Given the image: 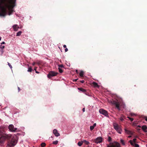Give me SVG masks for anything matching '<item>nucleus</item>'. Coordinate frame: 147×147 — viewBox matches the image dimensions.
<instances>
[{
    "instance_id": "obj_1",
    "label": "nucleus",
    "mask_w": 147,
    "mask_h": 147,
    "mask_svg": "<svg viewBox=\"0 0 147 147\" xmlns=\"http://www.w3.org/2000/svg\"><path fill=\"white\" fill-rule=\"evenodd\" d=\"M16 0H0V16L10 15L16 5Z\"/></svg>"
},
{
    "instance_id": "obj_2",
    "label": "nucleus",
    "mask_w": 147,
    "mask_h": 147,
    "mask_svg": "<svg viewBox=\"0 0 147 147\" xmlns=\"http://www.w3.org/2000/svg\"><path fill=\"white\" fill-rule=\"evenodd\" d=\"M17 142V138L16 135H13L11 136V140L9 142L8 145L10 147H13L15 145Z\"/></svg>"
},
{
    "instance_id": "obj_3",
    "label": "nucleus",
    "mask_w": 147,
    "mask_h": 147,
    "mask_svg": "<svg viewBox=\"0 0 147 147\" xmlns=\"http://www.w3.org/2000/svg\"><path fill=\"white\" fill-rule=\"evenodd\" d=\"M113 124L114 128L115 130L119 134H121L122 131L121 126L119 125L116 123H114Z\"/></svg>"
},
{
    "instance_id": "obj_4",
    "label": "nucleus",
    "mask_w": 147,
    "mask_h": 147,
    "mask_svg": "<svg viewBox=\"0 0 147 147\" xmlns=\"http://www.w3.org/2000/svg\"><path fill=\"white\" fill-rule=\"evenodd\" d=\"M113 104L115 105L116 107L119 110H120V106H122L124 108H125V105L124 104L121 103V102H120L118 101H114L113 102Z\"/></svg>"
},
{
    "instance_id": "obj_5",
    "label": "nucleus",
    "mask_w": 147,
    "mask_h": 147,
    "mask_svg": "<svg viewBox=\"0 0 147 147\" xmlns=\"http://www.w3.org/2000/svg\"><path fill=\"white\" fill-rule=\"evenodd\" d=\"M58 73L54 71H51L47 75V77L48 78H50L51 77L55 76L57 75Z\"/></svg>"
},
{
    "instance_id": "obj_6",
    "label": "nucleus",
    "mask_w": 147,
    "mask_h": 147,
    "mask_svg": "<svg viewBox=\"0 0 147 147\" xmlns=\"http://www.w3.org/2000/svg\"><path fill=\"white\" fill-rule=\"evenodd\" d=\"M120 145L119 143L115 142L113 143H110L109 145H108L107 147H120Z\"/></svg>"
},
{
    "instance_id": "obj_7",
    "label": "nucleus",
    "mask_w": 147,
    "mask_h": 147,
    "mask_svg": "<svg viewBox=\"0 0 147 147\" xmlns=\"http://www.w3.org/2000/svg\"><path fill=\"white\" fill-rule=\"evenodd\" d=\"M99 112L100 114L104 115L105 116L107 117H108V112L107 111L103 109H99Z\"/></svg>"
},
{
    "instance_id": "obj_8",
    "label": "nucleus",
    "mask_w": 147,
    "mask_h": 147,
    "mask_svg": "<svg viewBox=\"0 0 147 147\" xmlns=\"http://www.w3.org/2000/svg\"><path fill=\"white\" fill-rule=\"evenodd\" d=\"M102 138L101 137H99L94 140V142L96 144L101 143L102 142Z\"/></svg>"
},
{
    "instance_id": "obj_9",
    "label": "nucleus",
    "mask_w": 147,
    "mask_h": 147,
    "mask_svg": "<svg viewBox=\"0 0 147 147\" xmlns=\"http://www.w3.org/2000/svg\"><path fill=\"white\" fill-rule=\"evenodd\" d=\"M9 130L11 132H15L17 129V128H14L13 125L12 124L9 125Z\"/></svg>"
},
{
    "instance_id": "obj_10",
    "label": "nucleus",
    "mask_w": 147,
    "mask_h": 147,
    "mask_svg": "<svg viewBox=\"0 0 147 147\" xmlns=\"http://www.w3.org/2000/svg\"><path fill=\"white\" fill-rule=\"evenodd\" d=\"M2 133L0 132V144L3 143L5 140V138L2 136Z\"/></svg>"
},
{
    "instance_id": "obj_11",
    "label": "nucleus",
    "mask_w": 147,
    "mask_h": 147,
    "mask_svg": "<svg viewBox=\"0 0 147 147\" xmlns=\"http://www.w3.org/2000/svg\"><path fill=\"white\" fill-rule=\"evenodd\" d=\"M12 27L13 28V30L15 31H17L18 29L19 28V27L17 24H15L13 25Z\"/></svg>"
},
{
    "instance_id": "obj_12",
    "label": "nucleus",
    "mask_w": 147,
    "mask_h": 147,
    "mask_svg": "<svg viewBox=\"0 0 147 147\" xmlns=\"http://www.w3.org/2000/svg\"><path fill=\"white\" fill-rule=\"evenodd\" d=\"M53 133L55 135L56 137H58L60 136L58 132L56 129H54L53 131Z\"/></svg>"
},
{
    "instance_id": "obj_13",
    "label": "nucleus",
    "mask_w": 147,
    "mask_h": 147,
    "mask_svg": "<svg viewBox=\"0 0 147 147\" xmlns=\"http://www.w3.org/2000/svg\"><path fill=\"white\" fill-rule=\"evenodd\" d=\"M142 130L145 132H147V127L146 125H144L142 126Z\"/></svg>"
},
{
    "instance_id": "obj_14",
    "label": "nucleus",
    "mask_w": 147,
    "mask_h": 147,
    "mask_svg": "<svg viewBox=\"0 0 147 147\" xmlns=\"http://www.w3.org/2000/svg\"><path fill=\"white\" fill-rule=\"evenodd\" d=\"M124 130L125 131V133H126L127 134L130 135H132V132L131 131L127 130L125 128L124 129Z\"/></svg>"
},
{
    "instance_id": "obj_15",
    "label": "nucleus",
    "mask_w": 147,
    "mask_h": 147,
    "mask_svg": "<svg viewBox=\"0 0 147 147\" xmlns=\"http://www.w3.org/2000/svg\"><path fill=\"white\" fill-rule=\"evenodd\" d=\"M129 142L130 143L131 145L132 146H134L135 147H139V145L137 144H134L132 142V140H130L129 141Z\"/></svg>"
},
{
    "instance_id": "obj_16",
    "label": "nucleus",
    "mask_w": 147,
    "mask_h": 147,
    "mask_svg": "<svg viewBox=\"0 0 147 147\" xmlns=\"http://www.w3.org/2000/svg\"><path fill=\"white\" fill-rule=\"evenodd\" d=\"M96 126V123H94L93 126H91L90 127V129L91 131Z\"/></svg>"
},
{
    "instance_id": "obj_17",
    "label": "nucleus",
    "mask_w": 147,
    "mask_h": 147,
    "mask_svg": "<svg viewBox=\"0 0 147 147\" xmlns=\"http://www.w3.org/2000/svg\"><path fill=\"white\" fill-rule=\"evenodd\" d=\"M4 48L5 46L4 45L3 46L1 45H0V49H1V51L2 53H3V49Z\"/></svg>"
},
{
    "instance_id": "obj_18",
    "label": "nucleus",
    "mask_w": 147,
    "mask_h": 147,
    "mask_svg": "<svg viewBox=\"0 0 147 147\" xmlns=\"http://www.w3.org/2000/svg\"><path fill=\"white\" fill-rule=\"evenodd\" d=\"M78 89L81 91L82 92H85L86 91V90L85 89L82 88H78Z\"/></svg>"
},
{
    "instance_id": "obj_19",
    "label": "nucleus",
    "mask_w": 147,
    "mask_h": 147,
    "mask_svg": "<svg viewBox=\"0 0 147 147\" xmlns=\"http://www.w3.org/2000/svg\"><path fill=\"white\" fill-rule=\"evenodd\" d=\"M92 84L95 87H98L97 83L95 82H92Z\"/></svg>"
},
{
    "instance_id": "obj_20",
    "label": "nucleus",
    "mask_w": 147,
    "mask_h": 147,
    "mask_svg": "<svg viewBox=\"0 0 147 147\" xmlns=\"http://www.w3.org/2000/svg\"><path fill=\"white\" fill-rule=\"evenodd\" d=\"M125 117V116L123 115H121V116L120 118V119L121 121H123L124 120V118Z\"/></svg>"
},
{
    "instance_id": "obj_21",
    "label": "nucleus",
    "mask_w": 147,
    "mask_h": 147,
    "mask_svg": "<svg viewBox=\"0 0 147 147\" xmlns=\"http://www.w3.org/2000/svg\"><path fill=\"white\" fill-rule=\"evenodd\" d=\"M83 143V141L79 142L78 143V145L79 146H81Z\"/></svg>"
},
{
    "instance_id": "obj_22",
    "label": "nucleus",
    "mask_w": 147,
    "mask_h": 147,
    "mask_svg": "<svg viewBox=\"0 0 147 147\" xmlns=\"http://www.w3.org/2000/svg\"><path fill=\"white\" fill-rule=\"evenodd\" d=\"M22 32L21 31H20L17 32L16 34V36H20Z\"/></svg>"
},
{
    "instance_id": "obj_23",
    "label": "nucleus",
    "mask_w": 147,
    "mask_h": 147,
    "mask_svg": "<svg viewBox=\"0 0 147 147\" xmlns=\"http://www.w3.org/2000/svg\"><path fill=\"white\" fill-rule=\"evenodd\" d=\"M83 143H85V144L86 145H88L89 144V142L88 141H87L86 140H84L83 141Z\"/></svg>"
},
{
    "instance_id": "obj_24",
    "label": "nucleus",
    "mask_w": 147,
    "mask_h": 147,
    "mask_svg": "<svg viewBox=\"0 0 147 147\" xmlns=\"http://www.w3.org/2000/svg\"><path fill=\"white\" fill-rule=\"evenodd\" d=\"M80 76L81 77H83L84 75V72L83 71H81L80 74Z\"/></svg>"
},
{
    "instance_id": "obj_25",
    "label": "nucleus",
    "mask_w": 147,
    "mask_h": 147,
    "mask_svg": "<svg viewBox=\"0 0 147 147\" xmlns=\"http://www.w3.org/2000/svg\"><path fill=\"white\" fill-rule=\"evenodd\" d=\"M120 141H121V143H122V144L123 145H125V142H124V140L123 139H121L120 140Z\"/></svg>"
},
{
    "instance_id": "obj_26",
    "label": "nucleus",
    "mask_w": 147,
    "mask_h": 147,
    "mask_svg": "<svg viewBox=\"0 0 147 147\" xmlns=\"http://www.w3.org/2000/svg\"><path fill=\"white\" fill-rule=\"evenodd\" d=\"M58 141L57 140H56V141H53V144H54L56 145L58 144Z\"/></svg>"
},
{
    "instance_id": "obj_27",
    "label": "nucleus",
    "mask_w": 147,
    "mask_h": 147,
    "mask_svg": "<svg viewBox=\"0 0 147 147\" xmlns=\"http://www.w3.org/2000/svg\"><path fill=\"white\" fill-rule=\"evenodd\" d=\"M46 145V144L45 143H42L41 144V146L42 147H44Z\"/></svg>"
},
{
    "instance_id": "obj_28",
    "label": "nucleus",
    "mask_w": 147,
    "mask_h": 147,
    "mask_svg": "<svg viewBox=\"0 0 147 147\" xmlns=\"http://www.w3.org/2000/svg\"><path fill=\"white\" fill-rule=\"evenodd\" d=\"M58 69H59V72H60V73H62V72H63V71L62 70L60 67H59L58 68Z\"/></svg>"
},
{
    "instance_id": "obj_29",
    "label": "nucleus",
    "mask_w": 147,
    "mask_h": 147,
    "mask_svg": "<svg viewBox=\"0 0 147 147\" xmlns=\"http://www.w3.org/2000/svg\"><path fill=\"white\" fill-rule=\"evenodd\" d=\"M32 71V69L31 67H29L28 68V72H31Z\"/></svg>"
},
{
    "instance_id": "obj_30",
    "label": "nucleus",
    "mask_w": 147,
    "mask_h": 147,
    "mask_svg": "<svg viewBox=\"0 0 147 147\" xmlns=\"http://www.w3.org/2000/svg\"><path fill=\"white\" fill-rule=\"evenodd\" d=\"M130 115L131 116H136V114L132 113H130Z\"/></svg>"
},
{
    "instance_id": "obj_31",
    "label": "nucleus",
    "mask_w": 147,
    "mask_h": 147,
    "mask_svg": "<svg viewBox=\"0 0 147 147\" xmlns=\"http://www.w3.org/2000/svg\"><path fill=\"white\" fill-rule=\"evenodd\" d=\"M9 66V67H10V68L11 69L12 68V66L10 64V63H9L8 62H7Z\"/></svg>"
},
{
    "instance_id": "obj_32",
    "label": "nucleus",
    "mask_w": 147,
    "mask_h": 147,
    "mask_svg": "<svg viewBox=\"0 0 147 147\" xmlns=\"http://www.w3.org/2000/svg\"><path fill=\"white\" fill-rule=\"evenodd\" d=\"M128 118H129L130 120L131 121H133L134 119L132 118H131L129 117H127Z\"/></svg>"
},
{
    "instance_id": "obj_33",
    "label": "nucleus",
    "mask_w": 147,
    "mask_h": 147,
    "mask_svg": "<svg viewBox=\"0 0 147 147\" xmlns=\"http://www.w3.org/2000/svg\"><path fill=\"white\" fill-rule=\"evenodd\" d=\"M112 139L111 137H108V140L109 142H110L111 141Z\"/></svg>"
},
{
    "instance_id": "obj_34",
    "label": "nucleus",
    "mask_w": 147,
    "mask_h": 147,
    "mask_svg": "<svg viewBox=\"0 0 147 147\" xmlns=\"http://www.w3.org/2000/svg\"><path fill=\"white\" fill-rule=\"evenodd\" d=\"M143 118L147 121V116H144L143 117Z\"/></svg>"
},
{
    "instance_id": "obj_35",
    "label": "nucleus",
    "mask_w": 147,
    "mask_h": 147,
    "mask_svg": "<svg viewBox=\"0 0 147 147\" xmlns=\"http://www.w3.org/2000/svg\"><path fill=\"white\" fill-rule=\"evenodd\" d=\"M136 138L134 139L132 141V142H133L134 143L135 142H136Z\"/></svg>"
},
{
    "instance_id": "obj_36",
    "label": "nucleus",
    "mask_w": 147,
    "mask_h": 147,
    "mask_svg": "<svg viewBox=\"0 0 147 147\" xmlns=\"http://www.w3.org/2000/svg\"><path fill=\"white\" fill-rule=\"evenodd\" d=\"M58 66H59V67H63V65H58Z\"/></svg>"
},
{
    "instance_id": "obj_37",
    "label": "nucleus",
    "mask_w": 147,
    "mask_h": 147,
    "mask_svg": "<svg viewBox=\"0 0 147 147\" xmlns=\"http://www.w3.org/2000/svg\"><path fill=\"white\" fill-rule=\"evenodd\" d=\"M68 50V49L67 48H66L65 49V52H67Z\"/></svg>"
},
{
    "instance_id": "obj_38",
    "label": "nucleus",
    "mask_w": 147,
    "mask_h": 147,
    "mask_svg": "<svg viewBox=\"0 0 147 147\" xmlns=\"http://www.w3.org/2000/svg\"><path fill=\"white\" fill-rule=\"evenodd\" d=\"M81 82L82 83H84V80H82L81 81Z\"/></svg>"
},
{
    "instance_id": "obj_39",
    "label": "nucleus",
    "mask_w": 147,
    "mask_h": 147,
    "mask_svg": "<svg viewBox=\"0 0 147 147\" xmlns=\"http://www.w3.org/2000/svg\"><path fill=\"white\" fill-rule=\"evenodd\" d=\"M82 111H83V112H84L85 111V108H83L82 109Z\"/></svg>"
},
{
    "instance_id": "obj_40",
    "label": "nucleus",
    "mask_w": 147,
    "mask_h": 147,
    "mask_svg": "<svg viewBox=\"0 0 147 147\" xmlns=\"http://www.w3.org/2000/svg\"><path fill=\"white\" fill-rule=\"evenodd\" d=\"M5 43L4 42H3L2 43H1V45L2 44H5Z\"/></svg>"
},
{
    "instance_id": "obj_41",
    "label": "nucleus",
    "mask_w": 147,
    "mask_h": 147,
    "mask_svg": "<svg viewBox=\"0 0 147 147\" xmlns=\"http://www.w3.org/2000/svg\"><path fill=\"white\" fill-rule=\"evenodd\" d=\"M63 47L64 48H66V46L65 45H64L63 46Z\"/></svg>"
},
{
    "instance_id": "obj_42",
    "label": "nucleus",
    "mask_w": 147,
    "mask_h": 147,
    "mask_svg": "<svg viewBox=\"0 0 147 147\" xmlns=\"http://www.w3.org/2000/svg\"><path fill=\"white\" fill-rule=\"evenodd\" d=\"M35 63L34 62L32 63V65H35Z\"/></svg>"
},
{
    "instance_id": "obj_43",
    "label": "nucleus",
    "mask_w": 147,
    "mask_h": 147,
    "mask_svg": "<svg viewBox=\"0 0 147 147\" xmlns=\"http://www.w3.org/2000/svg\"><path fill=\"white\" fill-rule=\"evenodd\" d=\"M18 89L19 91L20 90V89L19 87H18Z\"/></svg>"
},
{
    "instance_id": "obj_44",
    "label": "nucleus",
    "mask_w": 147,
    "mask_h": 147,
    "mask_svg": "<svg viewBox=\"0 0 147 147\" xmlns=\"http://www.w3.org/2000/svg\"><path fill=\"white\" fill-rule=\"evenodd\" d=\"M36 73L37 74H38L39 73V72L38 71H36Z\"/></svg>"
},
{
    "instance_id": "obj_45",
    "label": "nucleus",
    "mask_w": 147,
    "mask_h": 147,
    "mask_svg": "<svg viewBox=\"0 0 147 147\" xmlns=\"http://www.w3.org/2000/svg\"><path fill=\"white\" fill-rule=\"evenodd\" d=\"M131 136H129L128 137V138H131Z\"/></svg>"
},
{
    "instance_id": "obj_46",
    "label": "nucleus",
    "mask_w": 147,
    "mask_h": 147,
    "mask_svg": "<svg viewBox=\"0 0 147 147\" xmlns=\"http://www.w3.org/2000/svg\"><path fill=\"white\" fill-rule=\"evenodd\" d=\"M138 127H141V126H140V125H138Z\"/></svg>"
},
{
    "instance_id": "obj_47",
    "label": "nucleus",
    "mask_w": 147,
    "mask_h": 147,
    "mask_svg": "<svg viewBox=\"0 0 147 147\" xmlns=\"http://www.w3.org/2000/svg\"><path fill=\"white\" fill-rule=\"evenodd\" d=\"M76 72L77 73H78V71H77V70H76Z\"/></svg>"
},
{
    "instance_id": "obj_48",
    "label": "nucleus",
    "mask_w": 147,
    "mask_h": 147,
    "mask_svg": "<svg viewBox=\"0 0 147 147\" xmlns=\"http://www.w3.org/2000/svg\"><path fill=\"white\" fill-rule=\"evenodd\" d=\"M1 37H0V41L1 40Z\"/></svg>"
},
{
    "instance_id": "obj_49",
    "label": "nucleus",
    "mask_w": 147,
    "mask_h": 147,
    "mask_svg": "<svg viewBox=\"0 0 147 147\" xmlns=\"http://www.w3.org/2000/svg\"><path fill=\"white\" fill-rule=\"evenodd\" d=\"M77 80V79H76V80H75V81H76V80Z\"/></svg>"
},
{
    "instance_id": "obj_50",
    "label": "nucleus",
    "mask_w": 147,
    "mask_h": 147,
    "mask_svg": "<svg viewBox=\"0 0 147 147\" xmlns=\"http://www.w3.org/2000/svg\"><path fill=\"white\" fill-rule=\"evenodd\" d=\"M85 94H86V95H87L86 94V93H85Z\"/></svg>"
},
{
    "instance_id": "obj_51",
    "label": "nucleus",
    "mask_w": 147,
    "mask_h": 147,
    "mask_svg": "<svg viewBox=\"0 0 147 147\" xmlns=\"http://www.w3.org/2000/svg\"><path fill=\"white\" fill-rule=\"evenodd\" d=\"M137 136L136 137V138H137Z\"/></svg>"
},
{
    "instance_id": "obj_52",
    "label": "nucleus",
    "mask_w": 147,
    "mask_h": 147,
    "mask_svg": "<svg viewBox=\"0 0 147 147\" xmlns=\"http://www.w3.org/2000/svg\"><path fill=\"white\" fill-rule=\"evenodd\" d=\"M146 147H147V145H146Z\"/></svg>"
}]
</instances>
